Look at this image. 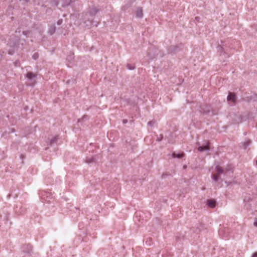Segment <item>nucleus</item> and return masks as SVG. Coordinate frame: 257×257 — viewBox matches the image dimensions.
Listing matches in <instances>:
<instances>
[{
	"label": "nucleus",
	"instance_id": "obj_8",
	"mask_svg": "<svg viewBox=\"0 0 257 257\" xmlns=\"http://www.w3.org/2000/svg\"><path fill=\"white\" fill-rule=\"evenodd\" d=\"M207 205L211 208H214L215 206V201L213 200H208L207 201Z\"/></svg>",
	"mask_w": 257,
	"mask_h": 257
},
{
	"label": "nucleus",
	"instance_id": "obj_14",
	"mask_svg": "<svg viewBox=\"0 0 257 257\" xmlns=\"http://www.w3.org/2000/svg\"><path fill=\"white\" fill-rule=\"evenodd\" d=\"M71 0H65V2L62 4V7H64L70 4Z\"/></svg>",
	"mask_w": 257,
	"mask_h": 257
},
{
	"label": "nucleus",
	"instance_id": "obj_6",
	"mask_svg": "<svg viewBox=\"0 0 257 257\" xmlns=\"http://www.w3.org/2000/svg\"><path fill=\"white\" fill-rule=\"evenodd\" d=\"M228 232V229L221 228L219 230V234L222 237L226 238L228 237L227 233Z\"/></svg>",
	"mask_w": 257,
	"mask_h": 257
},
{
	"label": "nucleus",
	"instance_id": "obj_28",
	"mask_svg": "<svg viewBox=\"0 0 257 257\" xmlns=\"http://www.w3.org/2000/svg\"><path fill=\"white\" fill-rule=\"evenodd\" d=\"M256 166H257V161H256Z\"/></svg>",
	"mask_w": 257,
	"mask_h": 257
},
{
	"label": "nucleus",
	"instance_id": "obj_3",
	"mask_svg": "<svg viewBox=\"0 0 257 257\" xmlns=\"http://www.w3.org/2000/svg\"><path fill=\"white\" fill-rule=\"evenodd\" d=\"M39 195L42 200L46 201H49L47 199L50 198L51 195L50 192L42 191L40 192Z\"/></svg>",
	"mask_w": 257,
	"mask_h": 257
},
{
	"label": "nucleus",
	"instance_id": "obj_17",
	"mask_svg": "<svg viewBox=\"0 0 257 257\" xmlns=\"http://www.w3.org/2000/svg\"><path fill=\"white\" fill-rule=\"evenodd\" d=\"M33 58L34 59L36 60L38 58V54L37 53H35L33 56Z\"/></svg>",
	"mask_w": 257,
	"mask_h": 257
},
{
	"label": "nucleus",
	"instance_id": "obj_9",
	"mask_svg": "<svg viewBox=\"0 0 257 257\" xmlns=\"http://www.w3.org/2000/svg\"><path fill=\"white\" fill-rule=\"evenodd\" d=\"M136 17L138 18H142L143 17V12L141 8H138L136 12Z\"/></svg>",
	"mask_w": 257,
	"mask_h": 257
},
{
	"label": "nucleus",
	"instance_id": "obj_4",
	"mask_svg": "<svg viewBox=\"0 0 257 257\" xmlns=\"http://www.w3.org/2000/svg\"><path fill=\"white\" fill-rule=\"evenodd\" d=\"M216 173L212 176V179L214 181L216 182L218 179V175L223 172V170L221 169L218 166L216 167Z\"/></svg>",
	"mask_w": 257,
	"mask_h": 257
},
{
	"label": "nucleus",
	"instance_id": "obj_22",
	"mask_svg": "<svg viewBox=\"0 0 257 257\" xmlns=\"http://www.w3.org/2000/svg\"><path fill=\"white\" fill-rule=\"evenodd\" d=\"M252 257H257V253H254Z\"/></svg>",
	"mask_w": 257,
	"mask_h": 257
},
{
	"label": "nucleus",
	"instance_id": "obj_21",
	"mask_svg": "<svg viewBox=\"0 0 257 257\" xmlns=\"http://www.w3.org/2000/svg\"><path fill=\"white\" fill-rule=\"evenodd\" d=\"M62 20H59L57 22L58 25H60L62 23Z\"/></svg>",
	"mask_w": 257,
	"mask_h": 257
},
{
	"label": "nucleus",
	"instance_id": "obj_1",
	"mask_svg": "<svg viewBox=\"0 0 257 257\" xmlns=\"http://www.w3.org/2000/svg\"><path fill=\"white\" fill-rule=\"evenodd\" d=\"M97 10L96 8L91 9L89 12L85 14L83 19L84 23L86 24V26H89L91 25L94 16L97 14Z\"/></svg>",
	"mask_w": 257,
	"mask_h": 257
},
{
	"label": "nucleus",
	"instance_id": "obj_7",
	"mask_svg": "<svg viewBox=\"0 0 257 257\" xmlns=\"http://www.w3.org/2000/svg\"><path fill=\"white\" fill-rule=\"evenodd\" d=\"M32 250V246L29 244L25 245L23 247V251L28 254H30Z\"/></svg>",
	"mask_w": 257,
	"mask_h": 257
},
{
	"label": "nucleus",
	"instance_id": "obj_13",
	"mask_svg": "<svg viewBox=\"0 0 257 257\" xmlns=\"http://www.w3.org/2000/svg\"><path fill=\"white\" fill-rule=\"evenodd\" d=\"M184 154L181 153V154H176L175 153L172 154V157L173 158H181L183 157Z\"/></svg>",
	"mask_w": 257,
	"mask_h": 257
},
{
	"label": "nucleus",
	"instance_id": "obj_23",
	"mask_svg": "<svg viewBox=\"0 0 257 257\" xmlns=\"http://www.w3.org/2000/svg\"><path fill=\"white\" fill-rule=\"evenodd\" d=\"M127 120L126 119H124V120H123V123H126V122H127Z\"/></svg>",
	"mask_w": 257,
	"mask_h": 257
},
{
	"label": "nucleus",
	"instance_id": "obj_25",
	"mask_svg": "<svg viewBox=\"0 0 257 257\" xmlns=\"http://www.w3.org/2000/svg\"><path fill=\"white\" fill-rule=\"evenodd\" d=\"M199 19H200L199 17H196L195 18L196 20L197 21H199Z\"/></svg>",
	"mask_w": 257,
	"mask_h": 257
},
{
	"label": "nucleus",
	"instance_id": "obj_11",
	"mask_svg": "<svg viewBox=\"0 0 257 257\" xmlns=\"http://www.w3.org/2000/svg\"><path fill=\"white\" fill-rule=\"evenodd\" d=\"M235 95L233 93H229V94L227 96V100L232 101L234 102L235 101Z\"/></svg>",
	"mask_w": 257,
	"mask_h": 257
},
{
	"label": "nucleus",
	"instance_id": "obj_15",
	"mask_svg": "<svg viewBox=\"0 0 257 257\" xmlns=\"http://www.w3.org/2000/svg\"><path fill=\"white\" fill-rule=\"evenodd\" d=\"M94 161V158H87L86 160V162L88 164L92 163Z\"/></svg>",
	"mask_w": 257,
	"mask_h": 257
},
{
	"label": "nucleus",
	"instance_id": "obj_24",
	"mask_svg": "<svg viewBox=\"0 0 257 257\" xmlns=\"http://www.w3.org/2000/svg\"><path fill=\"white\" fill-rule=\"evenodd\" d=\"M152 123H153V122H152V121H149V122H148V125H152Z\"/></svg>",
	"mask_w": 257,
	"mask_h": 257
},
{
	"label": "nucleus",
	"instance_id": "obj_16",
	"mask_svg": "<svg viewBox=\"0 0 257 257\" xmlns=\"http://www.w3.org/2000/svg\"><path fill=\"white\" fill-rule=\"evenodd\" d=\"M127 67L130 70H133L135 68V67L134 65H131V64H128L127 65Z\"/></svg>",
	"mask_w": 257,
	"mask_h": 257
},
{
	"label": "nucleus",
	"instance_id": "obj_2",
	"mask_svg": "<svg viewBox=\"0 0 257 257\" xmlns=\"http://www.w3.org/2000/svg\"><path fill=\"white\" fill-rule=\"evenodd\" d=\"M36 75L31 72H29L27 74V78L28 79V84L29 85H33L35 83V78Z\"/></svg>",
	"mask_w": 257,
	"mask_h": 257
},
{
	"label": "nucleus",
	"instance_id": "obj_10",
	"mask_svg": "<svg viewBox=\"0 0 257 257\" xmlns=\"http://www.w3.org/2000/svg\"><path fill=\"white\" fill-rule=\"evenodd\" d=\"M178 48L176 46H172L170 47L169 52L172 54L176 53L178 51Z\"/></svg>",
	"mask_w": 257,
	"mask_h": 257
},
{
	"label": "nucleus",
	"instance_id": "obj_18",
	"mask_svg": "<svg viewBox=\"0 0 257 257\" xmlns=\"http://www.w3.org/2000/svg\"><path fill=\"white\" fill-rule=\"evenodd\" d=\"M249 144L250 142L248 141L245 142L244 143V147H246L247 146H248L249 145Z\"/></svg>",
	"mask_w": 257,
	"mask_h": 257
},
{
	"label": "nucleus",
	"instance_id": "obj_26",
	"mask_svg": "<svg viewBox=\"0 0 257 257\" xmlns=\"http://www.w3.org/2000/svg\"><path fill=\"white\" fill-rule=\"evenodd\" d=\"M28 33V32H23L24 34V35H26L27 34V33Z\"/></svg>",
	"mask_w": 257,
	"mask_h": 257
},
{
	"label": "nucleus",
	"instance_id": "obj_27",
	"mask_svg": "<svg viewBox=\"0 0 257 257\" xmlns=\"http://www.w3.org/2000/svg\"><path fill=\"white\" fill-rule=\"evenodd\" d=\"M55 27L53 28V31H55Z\"/></svg>",
	"mask_w": 257,
	"mask_h": 257
},
{
	"label": "nucleus",
	"instance_id": "obj_19",
	"mask_svg": "<svg viewBox=\"0 0 257 257\" xmlns=\"http://www.w3.org/2000/svg\"><path fill=\"white\" fill-rule=\"evenodd\" d=\"M162 138H163V136L162 135H161L160 137L157 138V140L159 142L161 141L162 140Z\"/></svg>",
	"mask_w": 257,
	"mask_h": 257
},
{
	"label": "nucleus",
	"instance_id": "obj_12",
	"mask_svg": "<svg viewBox=\"0 0 257 257\" xmlns=\"http://www.w3.org/2000/svg\"><path fill=\"white\" fill-rule=\"evenodd\" d=\"M57 140V137H52L49 139V143L50 145H53L56 142Z\"/></svg>",
	"mask_w": 257,
	"mask_h": 257
},
{
	"label": "nucleus",
	"instance_id": "obj_20",
	"mask_svg": "<svg viewBox=\"0 0 257 257\" xmlns=\"http://www.w3.org/2000/svg\"><path fill=\"white\" fill-rule=\"evenodd\" d=\"M253 225L257 227V218H255L254 219V222H253Z\"/></svg>",
	"mask_w": 257,
	"mask_h": 257
},
{
	"label": "nucleus",
	"instance_id": "obj_5",
	"mask_svg": "<svg viewBox=\"0 0 257 257\" xmlns=\"http://www.w3.org/2000/svg\"><path fill=\"white\" fill-rule=\"evenodd\" d=\"M209 143H207L206 144L202 145L198 148V151L200 152L208 151L210 150Z\"/></svg>",
	"mask_w": 257,
	"mask_h": 257
}]
</instances>
